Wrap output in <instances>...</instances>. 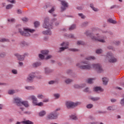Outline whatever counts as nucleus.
<instances>
[{"instance_id": "c85d7f7f", "label": "nucleus", "mask_w": 124, "mask_h": 124, "mask_svg": "<svg viewBox=\"0 0 124 124\" xmlns=\"http://www.w3.org/2000/svg\"><path fill=\"white\" fill-rule=\"evenodd\" d=\"M53 96H54L55 99H58L61 97V95L59 93H55L53 94Z\"/></svg>"}, {"instance_id": "7c9ffc66", "label": "nucleus", "mask_w": 124, "mask_h": 124, "mask_svg": "<svg viewBox=\"0 0 124 124\" xmlns=\"http://www.w3.org/2000/svg\"><path fill=\"white\" fill-rule=\"evenodd\" d=\"M90 99L93 100V101H97V100H99V99H100V98L98 97H91V98H90Z\"/></svg>"}, {"instance_id": "4be33fe9", "label": "nucleus", "mask_w": 124, "mask_h": 124, "mask_svg": "<svg viewBox=\"0 0 124 124\" xmlns=\"http://www.w3.org/2000/svg\"><path fill=\"white\" fill-rule=\"evenodd\" d=\"M108 23H111V24H116L117 23V21H116L115 20H114L112 18L108 19Z\"/></svg>"}, {"instance_id": "774afa93", "label": "nucleus", "mask_w": 124, "mask_h": 124, "mask_svg": "<svg viewBox=\"0 0 124 124\" xmlns=\"http://www.w3.org/2000/svg\"><path fill=\"white\" fill-rule=\"evenodd\" d=\"M43 102H49V99H45L43 100Z\"/></svg>"}, {"instance_id": "423d86ee", "label": "nucleus", "mask_w": 124, "mask_h": 124, "mask_svg": "<svg viewBox=\"0 0 124 124\" xmlns=\"http://www.w3.org/2000/svg\"><path fill=\"white\" fill-rule=\"evenodd\" d=\"M49 20L50 19H49V18L48 17H46L45 19L44 24L43 25V27L44 28V29H48V30L53 29V25L49 23Z\"/></svg>"}, {"instance_id": "864d4df0", "label": "nucleus", "mask_w": 124, "mask_h": 124, "mask_svg": "<svg viewBox=\"0 0 124 124\" xmlns=\"http://www.w3.org/2000/svg\"><path fill=\"white\" fill-rule=\"evenodd\" d=\"M0 57L1 58H4V57H5V53L4 52L1 53L0 54Z\"/></svg>"}, {"instance_id": "37998d69", "label": "nucleus", "mask_w": 124, "mask_h": 124, "mask_svg": "<svg viewBox=\"0 0 124 124\" xmlns=\"http://www.w3.org/2000/svg\"><path fill=\"white\" fill-rule=\"evenodd\" d=\"M93 105L90 104H88L87 106V108H88V109H91V108H93Z\"/></svg>"}, {"instance_id": "412c9836", "label": "nucleus", "mask_w": 124, "mask_h": 124, "mask_svg": "<svg viewBox=\"0 0 124 124\" xmlns=\"http://www.w3.org/2000/svg\"><path fill=\"white\" fill-rule=\"evenodd\" d=\"M103 82L104 83V85H107V83H108V79L107 78H102Z\"/></svg>"}, {"instance_id": "6e6d98bb", "label": "nucleus", "mask_w": 124, "mask_h": 124, "mask_svg": "<svg viewBox=\"0 0 124 124\" xmlns=\"http://www.w3.org/2000/svg\"><path fill=\"white\" fill-rule=\"evenodd\" d=\"M67 36L69 38H74V35H73L72 34H70L68 35Z\"/></svg>"}, {"instance_id": "b1692460", "label": "nucleus", "mask_w": 124, "mask_h": 124, "mask_svg": "<svg viewBox=\"0 0 124 124\" xmlns=\"http://www.w3.org/2000/svg\"><path fill=\"white\" fill-rule=\"evenodd\" d=\"M15 93H17V91L14 90H10L8 91L9 94H14Z\"/></svg>"}, {"instance_id": "2f4dec72", "label": "nucleus", "mask_w": 124, "mask_h": 124, "mask_svg": "<svg viewBox=\"0 0 124 124\" xmlns=\"http://www.w3.org/2000/svg\"><path fill=\"white\" fill-rule=\"evenodd\" d=\"M50 69H49V68L48 67H46L45 68V72L46 74H48V73H50Z\"/></svg>"}, {"instance_id": "f8f14e48", "label": "nucleus", "mask_w": 124, "mask_h": 124, "mask_svg": "<svg viewBox=\"0 0 124 124\" xmlns=\"http://www.w3.org/2000/svg\"><path fill=\"white\" fill-rule=\"evenodd\" d=\"M21 101V99L18 97H16L14 99V102L16 103L17 106H20Z\"/></svg>"}, {"instance_id": "69168bd1", "label": "nucleus", "mask_w": 124, "mask_h": 124, "mask_svg": "<svg viewBox=\"0 0 124 124\" xmlns=\"http://www.w3.org/2000/svg\"><path fill=\"white\" fill-rule=\"evenodd\" d=\"M54 83H55V81H53V80H51V81H49V82H48V84H49V85H53V84H54Z\"/></svg>"}, {"instance_id": "4d7b16f0", "label": "nucleus", "mask_w": 124, "mask_h": 124, "mask_svg": "<svg viewBox=\"0 0 124 124\" xmlns=\"http://www.w3.org/2000/svg\"><path fill=\"white\" fill-rule=\"evenodd\" d=\"M88 24H89V22H88V21H85V22H83L82 24V27H85V26H87V25H88Z\"/></svg>"}, {"instance_id": "2eb2a0df", "label": "nucleus", "mask_w": 124, "mask_h": 124, "mask_svg": "<svg viewBox=\"0 0 124 124\" xmlns=\"http://www.w3.org/2000/svg\"><path fill=\"white\" fill-rule=\"evenodd\" d=\"M22 105H24L25 107H29V102L27 101H21L19 106H22Z\"/></svg>"}, {"instance_id": "bb28decb", "label": "nucleus", "mask_w": 124, "mask_h": 124, "mask_svg": "<svg viewBox=\"0 0 124 124\" xmlns=\"http://www.w3.org/2000/svg\"><path fill=\"white\" fill-rule=\"evenodd\" d=\"M85 60L87 61H92V60H95V57L93 56H90L85 58Z\"/></svg>"}, {"instance_id": "cd10ccee", "label": "nucleus", "mask_w": 124, "mask_h": 124, "mask_svg": "<svg viewBox=\"0 0 124 124\" xmlns=\"http://www.w3.org/2000/svg\"><path fill=\"white\" fill-rule=\"evenodd\" d=\"M46 114V111L43 110L39 112V115L40 117H43V116H45Z\"/></svg>"}, {"instance_id": "6e6552de", "label": "nucleus", "mask_w": 124, "mask_h": 124, "mask_svg": "<svg viewBox=\"0 0 124 124\" xmlns=\"http://www.w3.org/2000/svg\"><path fill=\"white\" fill-rule=\"evenodd\" d=\"M68 45H69V43L63 42L61 44V46H62V47L60 48L59 52H63L65 49H68Z\"/></svg>"}, {"instance_id": "5fc2aeb1", "label": "nucleus", "mask_w": 124, "mask_h": 124, "mask_svg": "<svg viewBox=\"0 0 124 124\" xmlns=\"http://www.w3.org/2000/svg\"><path fill=\"white\" fill-rule=\"evenodd\" d=\"M54 11H55V8L53 7L51 8V10H50L48 12L49 13H52L53 12H54Z\"/></svg>"}, {"instance_id": "3c124183", "label": "nucleus", "mask_w": 124, "mask_h": 124, "mask_svg": "<svg viewBox=\"0 0 124 124\" xmlns=\"http://www.w3.org/2000/svg\"><path fill=\"white\" fill-rule=\"evenodd\" d=\"M12 73H13V74H17L18 73V71H17V70L16 69H13L12 70Z\"/></svg>"}, {"instance_id": "f3484780", "label": "nucleus", "mask_w": 124, "mask_h": 124, "mask_svg": "<svg viewBox=\"0 0 124 124\" xmlns=\"http://www.w3.org/2000/svg\"><path fill=\"white\" fill-rule=\"evenodd\" d=\"M85 86H86L85 84H75L74 85V88H75L76 89H81V88H84Z\"/></svg>"}, {"instance_id": "09e8293b", "label": "nucleus", "mask_w": 124, "mask_h": 124, "mask_svg": "<svg viewBox=\"0 0 124 124\" xmlns=\"http://www.w3.org/2000/svg\"><path fill=\"white\" fill-rule=\"evenodd\" d=\"M78 16H79V17H81L82 19H85V18H86V16H85L83 15V14H78Z\"/></svg>"}, {"instance_id": "58836bf2", "label": "nucleus", "mask_w": 124, "mask_h": 124, "mask_svg": "<svg viewBox=\"0 0 124 124\" xmlns=\"http://www.w3.org/2000/svg\"><path fill=\"white\" fill-rule=\"evenodd\" d=\"M37 97H38L39 99H42L43 98H44V96H43L42 94H39Z\"/></svg>"}, {"instance_id": "7ed1b4c3", "label": "nucleus", "mask_w": 124, "mask_h": 124, "mask_svg": "<svg viewBox=\"0 0 124 124\" xmlns=\"http://www.w3.org/2000/svg\"><path fill=\"white\" fill-rule=\"evenodd\" d=\"M18 31L20 34H21V35H23V36H30L31 33H32L35 31V30L29 29H19Z\"/></svg>"}, {"instance_id": "6ab92c4d", "label": "nucleus", "mask_w": 124, "mask_h": 124, "mask_svg": "<svg viewBox=\"0 0 124 124\" xmlns=\"http://www.w3.org/2000/svg\"><path fill=\"white\" fill-rule=\"evenodd\" d=\"M41 65V62H36L32 64V66L33 67H38V66H40Z\"/></svg>"}, {"instance_id": "473e14b6", "label": "nucleus", "mask_w": 124, "mask_h": 124, "mask_svg": "<svg viewBox=\"0 0 124 124\" xmlns=\"http://www.w3.org/2000/svg\"><path fill=\"white\" fill-rule=\"evenodd\" d=\"M70 119L72 120H77V116H76V114L75 115H72L70 116Z\"/></svg>"}, {"instance_id": "f704fd0d", "label": "nucleus", "mask_w": 124, "mask_h": 124, "mask_svg": "<svg viewBox=\"0 0 124 124\" xmlns=\"http://www.w3.org/2000/svg\"><path fill=\"white\" fill-rule=\"evenodd\" d=\"M93 80H94V78H89L87 82L88 83V84H92L93 81Z\"/></svg>"}, {"instance_id": "e433bc0d", "label": "nucleus", "mask_w": 124, "mask_h": 124, "mask_svg": "<svg viewBox=\"0 0 124 124\" xmlns=\"http://www.w3.org/2000/svg\"><path fill=\"white\" fill-rule=\"evenodd\" d=\"M41 53H42V54H43V55H48V53H49V51H48V50H42Z\"/></svg>"}, {"instance_id": "dca6fc26", "label": "nucleus", "mask_w": 124, "mask_h": 124, "mask_svg": "<svg viewBox=\"0 0 124 124\" xmlns=\"http://www.w3.org/2000/svg\"><path fill=\"white\" fill-rule=\"evenodd\" d=\"M42 33L46 35H51L52 34V31L50 30H48L47 31H43Z\"/></svg>"}, {"instance_id": "052dcab7", "label": "nucleus", "mask_w": 124, "mask_h": 124, "mask_svg": "<svg viewBox=\"0 0 124 124\" xmlns=\"http://www.w3.org/2000/svg\"><path fill=\"white\" fill-rule=\"evenodd\" d=\"M111 102L114 103L117 101V100L116 99L112 98L110 99Z\"/></svg>"}, {"instance_id": "c9c22d12", "label": "nucleus", "mask_w": 124, "mask_h": 124, "mask_svg": "<svg viewBox=\"0 0 124 124\" xmlns=\"http://www.w3.org/2000/svg\"><path fill=\"white\" fill-rule=\"evenodd\" d=\"M90 7H91V8H92L93 10L94 11H98V9H96V8H94L93 7V4H91L90 5Z\"/></svg>"}, {"instance_id": "9d476101", "label": "nucleus", "mask_w": 124, "mask_h": 124, "mask_svg": "<svg viewBox=\"0 0 124 124\" xmlns=\"http://www.w3.org/2000/svg\"><path fill=\"white\" fill-rule=\"evenodd\" d=\"M61 4L62 5V7H61L62 11H64L68 7V4L65 1H61Z\"/></svg>"}, {"instance_id": "393cba45", "label": "nucleus", "mask_w": 124, "mask_h": 124, "mask_svg": "<svg viewBox=\"0 0 124 124\" xmlns=\"http://www.w3.org/2000/svg\"><path fill=\"white\" fill-rule=\"evenodd\" d=\"M72 82H73V80L70 78H67L65 80V83H66V84H70Z\"/></svg>"}, {"instance_id": "f257e3e1", "label": "nucleus", "mask_w": 124, "mask_h": 124, "mask_svg": "<svg viewBox=\"0 0 124 124\" xmlns=\"http://www.w3.org/2000/svg\"><path fill=\"white\" fill-rule=\"evenodd\" d=\"M76 66L79 67L80 69H87L88 70H90V69L93 68V69H95L98 73L103 72V69H102L101 65L99 64L93 63L92 65H91L90 64H88V62L87 61H83L80 63H78L76 64Z\"/></svg>"}, {"instance_id": "ea45409f", "label": "nucleus", "mask_w": 124, "mask_h": 124, "mask_svg": "<svg viewBox=\"0 0 124 124\" xmlns=\"http://www.w3.org/2000/svg\"><path fill=\"white\" fill-rule=\"evenodd\" d=\"M34 105L35 106H43L44 104L43 102H40V103H37V101L36 102V104H34Z\"/></svg>"}, {"instance_id": "a19ab883", "label": "nucleus", "mask_w": 124, "mask_h": 124, "mask_svg": "<svg viewBox=\"0 0 124 124\" xmlns=\"http://www.w3.org/2000/svg\"><path fill=\"white\" fill-rule=\"evenodd\" d=\"M102 52H103V50L101 49H98L96 50V54H101Z\"/></svg>"}, {"instance_id": "8fccbe9b", "label": "nucleus", "mask_w": 124, "mask_h": 124, "mask_svg": "<svg viewBox=\"0 0 124 124\" xmlns=\"http://www.w3.org/2000/svg\"><path fill=\"white\" fill-rule=\"evenodd\" d=\"M23 22H28L29 21V18L27 17H23L22 18Z\"/></svg>"}, {"instance_id": "1a4fd4ad", "label": "nucleus", "mask_w": 124, "mask_h": 124, "mask_svg": "<svg viewBox=\"0 0 124 124\" xmlns=\"http://www.w3.org/2000/svg\"><path fill=\"white\" fill-rule=\"evenodd\" d=\"M48 120H55L58 118V114L55 112H52L47 115V117Z\"/></svg>"}, {"instance_id": "a878e982", "label": "nucleus", "mask_w": 124, "mask_h": 124, "mask_svg": "<svg viewBox=\"0 0 124 124\" xmlns=\"http://www.w3.org/2000/svg\"><path fill=\"white\" fill-rule=\"evenodd\" d=\"M21 46H28L29 45V43H27L24 41L20 42Z\"/></svg>"}, {"instance_id": "680f3d73", "label": "nucleus", "mask_w": 124, "mask_h": 124, "mask_svg": "<svg viewBox=\"0 0 124 124\" xmlns=\"http://www.w3.org/2000/svg\"><path fill=\"white\" fill-rule=\"evenodd\" d=\"M51 58H52V56L48 55L46 57V60H50V59H51Z\"/></svg>"}, {"instance_id": "ddd939ff", "label": "nucleus", "mask_w": 124, "mask_h": 124, "mask_svg": "<svg viewBox=\"0 0 124 124\" xmlns=\"http://www.w3.org/2000/svg\"><path fill=\"white\" fill-rule=\"evenodd\" d=\"M15 56L17 58L19 61H24L25 59V56L24 55H20L18 53H15Z\"/></svg>"}, {"instance_id": "c756f323", "label": "nucleus", "mask_w": 124, "mask_h": 124, "mask_svg": "<svg viewBox=\"0 0 124 124\" xmlns=\"http://www.w3.org/2000/svg\"><path fill=\"white\" fill-rule=\"evenodd\" d=\"M25 88L26 90H34V87L33 86H25Z\"/></svg>"}, {"instance_id": "c03bdc74", "label": "nucleus", "mask_w": 124, "mask_h": 124, "mask_svg": "<svg viewBox=\"0 0 124 124\" xmlns=\"http://www.w3.org/2000/svg\"><path fill=\"white\" fill-rule=\"evenodd\" d=\"M13 7V5L12 4H9L6 6V9H11V8Z\"/></svg>"}, {"instance_id": "de8ad7c7", "label": "nucleus", "mask_w": 124, "mask_h": 124, "mask_svg": "<svg viewBox=\"0 0 124 124\" xmlns=\"http://www.w3.org/2000/svg\"><path fill=\"white\" fill-rule=\"evenodd\" d=\"M83 44H84V42L82 41H78L77 42L78 45H83Z\"/></svg>"}, {"instance_id": "13d9d810", "label": "nucleus", "mask_w": 124, "mask_h": 124, "mask_svg": "<svg viewBox=\"0 0 124 124\" xmlns=\"http://www.w3.org/2000/svg\"><path fill=\"white\" fill-rule=\"evenodd\" d=\"M39 57L40 58V59H41V60H43V59H44V55L40 54L39 55Z\"/></svg>"}, {"instance_id": "338daca9", "label": "nucleus", "mask_w": 124, "mask_h": 124, "mask_svg": "<svg viewBox=\"0 0 124 124\" xmlns=\"http://www.w3.org/2000/svg\"><path fill=\"white\" fill-rule=\"evenodd\" d=\"M108 49H109V50H113V47L112 46H108Z\"/></svg>"}, {"instance_id": "bf43d9fd", "label": "nucleus", "mask_w": 124, "mask_h": 124, "mask_svg": "<svg viewBox=\"0 0 124 124\" xmlns=\"http://www.w3.org/2000/svg\"><path fill=\"white\" fill-rule=\"evenodd\" d=\"M84 92L85 93H89L90 92V89L89 88H86L84 90Z\"/></svg>"}, {"instance_id": "4468645a", "label": "nucleus", "mask_w": 124, "mask_h": 124, "mask_svg": "<svg viewBox=\"0 0 124 124\" xmlns=\"http://www.w3.org/2000/svg\"><path fill=\"white\" fill-rule=\"evenodd\" d=\"M116 108L117 107H116V106L113 105L108 107L107 109L108 111H114V110H115Z\"/></svg>"}, {"instance_id": "20e7f679", "label": "nucleus", "mask_w": 124, "mask_h": 124, "mask_svg": "<svg viewBox=\"0 0 124 124\" xmlns=\"http://www.w3.org/2000/svg\"><path fill=\"white\" fill-rule=\"evenodd\" d=\"M81 102L74 103L71 101H67L66 102L65 105L68 109H70V108H74V107L81 105Z\"/></svg>"}, {"instance_id": "a18cd8bd", "label": "nucleus", "mask_w": 124, "mask_h": 124, "mask_svg": "<svg viewBox=\"0 0 124 124\" xmlns=\"http://www.w3.org/2000/svg\"><path fill=\"white\" fill-rule=\"evenodd\" d=\"M8 22H11V23H15L16 20L15 18H10L8 19Z\"/></svg>"}, {"instance_id": "f03ea898", "label": "nucleus", "mask_w": 124, "mask_h": 124, "mask_svg": "<svg viewBox=\"0 0 124 124\" xmlns=\"http://www.w3.org/2000/svg\"><path fill=\"white\" fill-rule=\"evenodd\" d=\"M87 36H90L93 41H98L101 43H105L106 42V39L107 37L106 36H101L99 35V34H97L96 36L93 35V33H90V31H87L85 32Z\"/></svg>"}, {"instance_id": "aec40b11", "label": "nucleus", "mask_w": 124, "mask_h": 124, "mask_svg": "<svg viewBox=\"0 0 124 124\" xmlns=\"http://www.w3.org/2000/svg\"><path fill=\"white\" fill-rule=\"evenodd\" d=\"M0 42H9V39L4 38H0Z\"/></svg>"}, {"instance_id": "5701e85b", "label": "nucleus", "mask_w": 124, "mask_h": 124, "mask_svg": "<svg viewBox=\"0 0 124 124\" xmlns=\"http://www.w3.org/2000/svg\"><path fill=\"white\" fill-rule=\"evenodd\" d=\"M22 124H33L32 122L29 121V120H26V121H22Z\"/></svg>"}, {"instance_id": "9b49d317", "label": "nucleus", "mask_w": 124, "mask_h": 124, "mask_svg": "<svg viewBox=\"0 0 124 124\" xmlns=\"http://www.w3.org/2000/svg\"><path fill=\"white\" fill-rule=\"evenodd\" d=\"M28 99L30 100H32V103L34 105V104H36V102H37V99L35 96L32 95L28 97Z\"/></svg>"}, {"instance_id": "0e129e2a", "label": "nucleus", "mask_w": 124, "mask_h": 124, "mask_svg": "<svg viewBox=\"0 0 124 124\" xmlns=\"http://www.w3.org/2000/svg\"><path fill=\"white\" fill-rule=\"evenodd\" d=\"M67 74H71V73H72V70H68L67 71Z\"/></svg>"}, {"instance_id": "79ce46f5", "label": "nucleus", "mask_w": 124, "mask_h": 124, "mask_svg": "<svg viewBox=\"0 0 124 124\" xmlns=\"http://www.w3.org/2000/svg\"><path fill=\"white\" fill-rule=\"evenodd\" d=\"M113 43H114L115 45L118 46L121 44V42L120 41H116L113 42Z\"/></svg>"}, {"instance_id": "0eeeda50", "label": "nucleus", "mask_w": 124, "mask_h": 124, "mask_svg": "<svg viewBox=\"0 0 124 124\" xmlns=\"http://www.w3.org/2000/svg\"><path fill=\"white\" fill-rule=\"evenodd\" d=\"M34 78H35V74L32 73L29 75L26 79V81L27 83H32V82H33V79H34Z\"/></svg>"}, {"instance_id": "72a5a7b5", "label": "nucleus", "mask_w": 124, "mask_h": 124, "mask_svg": "<svg viewBox=\"0 0 124 124\" xmlns=\"http://www.w3.org/2000/svg\"><path fill=\"white\" fill-rule=\"evenodd\" d=\"M76 28V25L75 24H73L72 26L70 27L69 28V31H73V30H74Z\"/></svg>"}, {"instance_id": "49530a36", "label": "nucleus", "mask_w": 124, "mask_h": 124, "mask_svg": "<svg viewBox=\"0 0 124 124\" xmlns=\"http://www.w3.org/2000/svg\"><path fill=\"white\" fill-rule=\"evenodd\" d=\"M120 103L121 106H124V98L121 100Z\"/></svg>"}, {"instance_id": "603ef678", "label": "nucleus", "mask_w": 124, "mask_h": 124, "mask_svg": "<svg viewBox=\"0 0 124 124\" xmlns=\"http://www.w3.org/2000/svg\"><path fill=\"white\" fill-rule=\"evenodd\" d=\"M69 50L72 51L73 52H78V51H79V50L75 48H70Z\"/></svg>"}, {"instance_id": "4c0bfd02", "label": "nucleus", "mask_w": 124, "mask_h": 124, "mask_svg": "<svg viewBox=\"0 0 124 124\" xmlns=\"http://www.w3.org/2000/svg\"><path fill=\"white\" fill-rule=\"evenodd\" d=\"M40 25V23L38 21H36L34 23L35 28H38V27H39Z\"/></svg>"}, {"instance_id": "e2e57ef3", "label": "nucleus", "mask_w": 124, "mask_h": 124, "mask_svg": "<svg viewBox=\"0 0 124 124\" xmlns=\"http://www.w3.org/2000/svg\"><path fill=\"white\" fill-rule=\"evenodd\" d=\"M17 14H21V13H22V11L20 9H18L17 10Z\"/></svg>"}, {"instance_id": "39448f33", "label": "nucleus", "mask_w": 124, "mask_h": 124, "mask_svg": "<svg viewBox=\"0 0 124 124\" xmlns=\"http://www.w3.org/2000/svg\"><path fill=\"white\" fill-rule=\"evenodd\" d=\"M106 60H108L109 62H116L117 61V58L114 57V55L111 52L107 54Z\"/></svg>"}, {"instance_id": "a211bd4d", "label": "nucleus", "mask_w": 124, "mask_h": 124, "mask_svg": "<svg viewBox=\"0 0 124 124\" xmlns=\"http://www.w3.org/2000/svg\"><path fill=\"white\" fill-rule=\"evenodd\" d=\"M94 92H103L104 91V90H103V89L101 88V87H94L93 89Z\"/></svg>"}]
</instances>
